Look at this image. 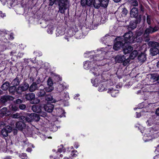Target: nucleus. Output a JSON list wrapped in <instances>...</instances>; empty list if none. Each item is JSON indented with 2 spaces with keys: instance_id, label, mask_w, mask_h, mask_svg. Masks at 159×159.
I'll list each match as a JSON object with an SVG mask.
<instances>
[{
  "instance_id": "nucleus-8",
  "label": "nucleus",
  "mask_w": 159,
  "mask_h": 159,
  "mask_svg": "<svg viewBox=\"0 0 159 159\" xmlns=\"http://www.w3.org/2000/svg\"><path fill=\"white\" fill-rule=\"evenodd\" d=\"M141 20H140V18H139L131 21L129 25L127 26L128 30L131 31L134 30L136 28L137 25L140 23Z\"/></svg>"
},
{
  "instance_id": "nucleus-54",
  "label": "nucleus",
  "mask_w": 159,
  "mask_h": 159,
  "mask_svg": "<svg viewBox=\"0 0 159 159\" xmlns=\"http://www.w3.org/2000/svg\"><path fill=\"white\" fill-rule=\"evenodd\" d=\"M20 157L22 159H27V157L25 153H22Z\"/></svg>"
},
{
  "instance_id": "nucleus-48",
  "label": "nucleus",
  "mask_w": 159,
  "mask_h": 159,
  "mask_svg": "<svg viewBox=\"0 0 159 159\" xmlns=\"http://www.w3.org/2000/svg\"><path fill=\"white\" fill-rule=\"evenodd\" d=\"M142 93H143V95L144 96H145V98L144 99V100H147V99L148 98V97L149 96V95L150 94V93L148 92H144L143 91L142 92Z\"/></svg>"
},
{
  "instance_id": "nucleus-51",
  "label": "nucleus",
  "mask_w": 159,
  "mask_h": 159,
  "mask_svg": "<svg viewBox=\"0 0 159 159\" xmlns=\"http://www.w3.org/2000/svg\"><path fill=\"white\" fill-rule=\"evenodd\" d=\"M139 8L140 9V11L143 13L144 11V7L142 4L140 3L139 4Z\"/></svg>"
},
{
  "instance_id": "nucleus-40",
  "label": "nucleus",
  "mask_w": 159,
  "mask_h": 159,
  "mask_svg": "<svg viewBox=\"0 0 159 159\" xmlns=\"http://www.w3.org/2000/svg\"><path fill=\"white\" fill-rule=\"evenodd\" d=\"M75 31L73 32L72 29H70L68 32V35L69 37H71L73 36L74 34H75Z\"/></svg>"
},
{
  "instance_id": "nucleus-63",
  "label": "nucleus",
  "mask_w": 159,
  "mask_h": 159,
  "mask_svg": "<svg viewBox=\"0 0 159 159\" xmlns=\"http://www.w3.org/2000/svg\"><path fill=\"white\" fill-rule=\"evenodd\" d=\"M8 0H0V1L1 2L3 5L5 4L7 2Z\"/></svg>"
},
{
  "instance_id": "nucleus-44",
  "label": "nucleus",
  "mask_w": 159,
  "mask_h": 159,
  "mask_svg": "<svg viewBox=\"0 0 159 159\" xmlns=\"http://www.w3.org/2000/svg\"><path fill=\"white\" fill-rule=\"evenodd\" d=\"M147 21L148 25L149 26L151 25V16L150 15H148L147 16ZM152 26L153 27L152 25Z\"/></svg>"
},
{
  "instance_id": "nucleus-31",
  "label": "nucleus",
  "mask_w": 159,
  "mask_h": 159,
  "mask_svg": "<svg viewBox=\"0 0 159 159\" xmlns=\"http://www.w3.org/2000/svg\"><path fill=\"white\" fill-rule=\"evenodd\" d=\"M9 83L8 82H6L2 85V89L3 90H6L9 88Z\"/></svg>"
},
{
  "instance_id": "nucleus-53",
  "label": "nucleus",
  "mask_w": 159,
  "mask_h": 159,
  "mask_svg": "<svg viewBox=\"0 0 159 159\" xmlns=\"http://www.w3.org/2000/svg\"><path fill=\"white\" fill-rule=\"evenodd\" d=\"M5 128L7 129V131L8 133L11 132L12 130L11 127L10 126H7L5 127Z\"/></svg>"
},
{
  "instance_id": "nucleus-56",
  "label": "nucleus",
  "mask_w": 159,
  "mask_h": 159,
  "mask_svg": "<svg viewBox=\"0 0 159 159\" xmlns=\"http://www.w3.org/2000/svg\"><path fill=\"white\" fill-rule=\"evenodd\" d=\"M71 156L73 157H75L77 156V151H75L72 152Z\"/></svg>"
},
{
  "instance_id": "nucleus-5",
  "label": "nucleus",
  "mask_w": 159,
  "mask_h": 159,
  "mask_svg": "<svg viewBox=\"0 0 159 159\" xmlns=\"http://www.w3.org/2000/svg\"><path fill=\"white\" fill-rule=\"evenodd\" d=\"M115 60L116 63H123L124 66H126L129 62L130 60L129 58H126L124 55H117L115 57Z\"/></svg>"
},
{
  "instance_id": "nucleus-34",
  "label": "nucleus",
  "mask_w": 159,
  "mask_h": 159,
  "mask_svg": "<svg viewBox=\"0 0 159 159\" xmlns=\"http://www.w3.org/2000/svg\"><path fill=\"white\" fill-rule=\"evenodd\" d=\"M21 119H22L24 121H25L28 122H31L33 120L30 117V115L28 117H25L24 116H22Z\"/></svg>"
},
{
  "instance_id": "nucleus-38",
  "label": "nucleus",
  "mask_w": 159,
  "mask_h": 159,
  "mask_svg": "<svg viewBox=\"0 0 159 159\" xmlns=\"http://www.w3.org/2000/svg\"><path fill=\"white\" fill-rule=\"evenodd\" d=\"M135 39V41L137 43H141L143 40V38L141 36H135V37L134 38Z\"/></svg>"
},
{
  "instance_id": "nucleus-32",
  "label": "nucleus",
  "mask_w": 159,
  "mask_h": 159,
  "mask_svg": "<svg viewBox=\"0 0 159 159\" xmlns=\"http://www.w3.org/2000/svg\"><path fill=\"white\" fill-rule=\"evenodd\" d=\"M129 2L132 6L134 7L138 6L139 5L138 2L137 0H130Z\"/></svg>"
},
{
  "instance_id": "nucleus-2",
  "label": "nucleus",
  "mask_w": 159,
  "mask_h": 159,
  "mask_svg": "<svg viewBox=\"0 0 159 159\" xmlns=\"http://www.w3.org/2000/svg\"><path fill=\"white\" fill-rule=\"evenodd\" d=\"M50 2L49 5H52L56 1L58 2L59 6V11L61 13H63L65 10L66 9V5L67 3V0H49Z\"/></svg>"
},
{
  "instance_id": "nucleus-9",
  "label": "nucleus",
  "mask_w": 159,
  "mask_h": 159,
  "mask_svg": "<svg viewBox=\"0 0 159 159\" xmlns=\"http://www.w3.org/2000/svg\"><path fill=\"white\" fill-rule=\"evenodd\" d=\"M29 87V84L27 83L22 84L16 89V91L18 93H21L22 92L25 91L27 90Z\"/></svg>"
},
{
  "instance_id": "nucleus-33",
  "label": "nucleus",
  "mask_w": 159,
  "mask_h": 159,
  "mask_svg": "<svg viewBox=\"0 0 159 159\" xmlns=\"http://www.w3.org/2000/svg\"><path fill=\"white\" fill-rule=\"evenodd\" d=\"M99 0H93V5L94 7L98 8L99 7Z\"/></svg>"
},
{
  "instance_id": "nucleus-45",
  "label": "nucleus",
  "mask_w": 159,
  "mask_h": 159,
  "mask_svg": "<svg viewBox=\"0 0 159 159\" xmlns=\"http://www.w3.org/2000/svg\"><path fill=\"white\" fill-rule=\"evenodd\" d=\"M90 52L91 51H87L84 54V57H90V58H92V54L89 53H88Z\"/></svg>"
},
{
  "instance_id": "nucleus-64",
  "label": "nucleus",
  "mask_w": 159,
  "mask_h": 159,
  "mask_svg": "<svg viewBox=\"0 0 159 159\" xmlns=\"http://www.w3.org/2000/svg\"><path fill=\"white\" fill-rule=\"evenodd\" d=\"M64 95L65 98L66 99H68L69 98L68 93H64Z\"/></svg>"
},
{
  "instance_id": "nucleus-39",
  "label": "nucleus",
  "mask_w": 159,
  "mask_h": 159,
  "mask_svg": "<svg viewBox=\"0 0 159 159\" xmlns=\"http://www.w3.org/2000/svg\"><path fill=\"white\" fill-rule=\"evenodd\" d=\"M48 86H53V82L52 79L49 78L47 81Z\"/></svg>"
},
{
  "instance_id": "nucleus-43",
  "label": "nucleus",
  "mask_w": 159,
  "mask_h": 159,
  "mask_svg": "<svg viewBox=\"0 0 159 159\" xmlns=\"http://www.w3.org/2000/svg\"><path fill=\"white\" fill-rule=\"evenodd\" d=\"M11 116L14 118H18L21 117L20 114L17 113L12 115Z\"/></svg>"
},
{
  "instance_id": "nucleus-35",
  "label": "nucleus",
  "mask_w": 159,
  "mask_h": 159,
  "mask_svg": "<svg viewBox=\"0 0 159 159\" xmlns=\"http://www.w3.org/2000/svg\"><path fill=\"white\" fill-rule=\"evenodd\" d=\"M128 11L125 8H123V10L121 12V16H125L128 13Z\"/></svg>"
},
{
  "instance_id": "nucleus-1",
  "label": "nucleus",
  "mask_w": 159,
  "mask_h": 159,
  "mask_svg": "<svg viewBox=\"0 0 159 159\" xmlns=\"http://www.w3.org/2000/svg\"><path fill=\"white\" fill-rule=\"evenodd\" d=\"M83 67L85 70H89L90 72L94 76L99 75V61L98 60L85 61L83 63Z\"/></svg>"
},
{
  "instance_id": "nucleus-47",
  "label": "nucleus",
  "mask_w": 159,
  "mask_h": 159,
  "mask_svg": "<svg viewBox=\"0 0 159 159\" xmlns=\"http://www.w3.org/2000/svg\"><path fill=\"white\" fill-rule=\"evenodd\" d=\"M144 31L143 30H140V31H138L136 33V36H141L143 33Z\"/></svg>"
},
{
  "instance_id": "nucleus-61",
  "label": "nucleus",
  "mask_w": 159,
  "mask_h": 159,
  "mask_svg": "<svg viewBox=\"0 0 159 159\" xmlns=\"http://www.w3.org/2000/svg\"><path fill=\"white\" fill-rule=\"evenodd\" d=\"M47 114L45 112H42L40 113V116H41L43 117H45L46 116Z\"/></svg>"
},
{
  "instance_id": "nucleus-49",
  "label": "nucleus",
  "mask_w": 159,
  "mask_h": 159,
  "mask_svg": "<svg viewBox=\"0 0 159 159\" xmlns=\"http://www.w3.org/2000/svg\"><path fill=\"white\" fill-rule=\"evenodd\" d=\"M100 63H101V64L100 65V66H103L107 64V62L106 59H103L100 60Z\"/></svg>"
},
{
  "instance_id": "nucleus-57",
  "label": "nucleus",
  "mask_w": 159,
  "mask_h": 159,
  "mask_svg": "<svg viewBox=\"0 0 159 159\" xmlns=\"http://www.w3.org/2000/svg\"><path fill=\"white\" fill-rule=\"evenodd\" d=\"M18 108L15 105H13L11 107V110L13 111H17Z\"/></svg>"
},
{
  "instance_id": "nucleus-25",
  "label": "nucleus",
  "mask_w": 159,
  "mask_h": 159,
  "mask_svg": "<svg viewBox=\"0 0 159 159\" xmlns=\"http://www.w3.org/2000/svg\"><path fill=\"white\" fill-rule=\"evenodd\" d=\"M56 110L57 112V116H58L61 117L64 116L65 112L64 111L62 108H57Z\"/></svg>"
},
{
  "instance_id": "nucleus-12",
  "label": "nucleus",
  "mask_w": 159,
  "mask_h": 159,
  "mask_svg": "<svg viewBox=\"0 0 159 159\" xmlns=\"http://www.w3.org/2000/svg\"><path fill=\"white\" fill-rule=\"evenodd\" d=\"M122 48L124 53L125 54L130 53L133 50V48L131 46L128 45L127 43H125Z\"/></svg>"
},
{
  "instance_id": "nucleus-20",
  "label": "nucleus",
  "mask_w": 159,
  "mask_h": 159,
  "mask_svg": "<svg viewBox=\"0 0 159 159\" xmlns=\"http://www.w3.org/2000/svg\"><path fill=\"white\" fill-rule=\"evenodd\" d=\"M138 53L137 50H134L130 53L129 57L128 58H129L130 60H133L137 56Z\"/></svg>"
},
{
  "instance_id": "nucleus-42",
  "label": "nucleus",
  "mask_w": 159,
  "mask_h": 159,
  "mask_svg": "<svg viewBox=\"0 0 159 159\" xmlns=\"http://www.w3.org/2000/svg\"><path fill=\"white\" fill-rule=\"evenodd\" d=\"M53 30L54 29L53 27L52 26H50L48 27L47 31L48 34H52V33Z\"/></svg>"
},
{
  "instance_id": "nucleus-37",
  "label": "nucleus",
  "mask_w": 159,
  "mask_h": 159,
  "mask_svg": "<svg viewBox=\"0 0 159 159\" xmlns=\"http://www.w3.org/2000/svg\"><path fill=\"white\" fill-rule=\"evenodd\" d=\"M2 135L4 137H6L8 135V132L7 131V129L3 128L1 131Z\"/></svg>"
},
{
  "instance_id": "nucleus-29",
  "label": "nucleus",
  "mask_w": 159,
  "mask_h": 159,
  "mask_svg": "<svg viewBox=\"0 0 159 159\" xmlns=\"http://www.w3.org/2000/svg\"><path fill=\"white\" fill-rule=\"evenodd\" d=\"M25 124L21 121L17 122L16 124V128L19 130H22Z\"/></svg>"
},
{
  "instance_id": "nucleus-52",
  "label": "nucleus",
  "mask_w": 159,
  "mask_h": 159,
  "mask_svg": "<svg viewBox=\"0 0 159 159\" xmlns=\"http://www.w3.org/2000/svg\"><path fill=\"white\" fill-rule=\"evenodd\" d=\"M58 152H64L65 150L64 149V148L62 146H61L60 147L58 148Z\"/></svg>"
},
{
  "instance_id": "nucleus-24",
  "label": "nucleus",
  "mask_w": 159,
  "mask_h": 159,
  "mask_svg": "<svg viewBox=\"0 0 159 159\" xmlns=\"http://www.w3.org/2000/svg\"><path fill=\"white\" fill-rule=\"evenodd\" d=\"M35 96L34 93H29L25 94V98L27 100H30L31 102L34 98Z\"/></svg>"
},
{
  "instance_id": "nucleus-3",
  "label": "nucleus",
  "mask_w": 159,
  "mask_h": 159,
  "mask_svg": "<svg viewBox=\"0 0 159 159\" xmlns=\"http://www.w3.org/2000/svg\"><path fill=\"white\" fill-rule=\"evenodd\" d=\"M124 39L121 37L116 38L114 41L113 48L116 50H118L121 48H122L126 43Z\"/></svg>"
},
{
  "instance_id": "nucleus-60",
  "label": "nucleus",
  "mask_w": 159,
  "mask_h": 159,
  "mask_svg": "<svg viewBox=\"0 0 159 159\" xmlns=\"http://www.w3.org/2000/svg\"><path fill=\"white\" fill-rule=\"evenodd\" d=\"M116 93V91L115 90H112L111 92V94L112 97H115L116 95H114Z\"/></svg>"
},
{
  "instance_id": "nucleus-16",
  "label": "nucleus",
  "mask_w": 159,
  "mask_h": 159,
  "mask_svg": "<svg viewBox=\"0 0 159 159\" xmlns=\"http://www.w3.org/2000/svg\"><path fill=\"white\" fill-rule=\"evenodd\" d=\"M45 87L43 85H41L39 86V91L37 93V95L39 97H41L44 96L45 93V92L44 90Z\"/></svg>"
},
{
  "instance_id": "nucleus-18",
  "label": "nucleus",
  "mask_w": 159,
  "mask_h": 159,
  "mask_svg": "<svg viewBox=\"0 0 159 159\" xmlns=\"http://www.w3.org/2000/svg\"><path fill=\"white\" fill-rule=\"evenodd\" d=\"M138 59L139 61L143 62L146 60V54L145 52H141L138 56Z\"/></svg>"
},
{
  "instance_id": "nucleus-30",
  "label": "nucleus",
  "mask_w": 159,
  "mask_h": 159,
  "mask_svg": "<svg viewBox=\"0 0 159 159\" xmlns=\"http://www.w3.org/2000/svg\"><path fill=\"white\" fill-rule=\"evenodd\" d=\"M45 100L51 103H55L57 101L53 99L52 97L50 95H46L45 97Z\"/></svg>"
},
{
  "instance_id": "nucleus-50",
  "label": "nucleus",
  "mask_w": 159,
  "mask_h": 159,
  "mask_svg": "<svg viewBox=\"0 0 159 159\" xmlns=\"http://www.w3.org/2000/svg\"><path fill=\"white\" fill-rule=\"evenodd\" d=\"M109 37H110V36L109 35L106 34L104 37H103L102 39V41L104 43H105L106 42H107L105 41L107 39V37L108 38Z\"/></svg>"
},
{
  "instance_id": "nucleus-46",
  "label": "nucleus",
  "mask_w": 159,
  "mask_h": 159,
  "mask_svg": "<svg viewBox=\"0 0 159 159\" xmlns=\"http://www.w3.org/2000/svg\"><path fill=\"white\" fill-rule=\"evenodd\" d=\"M107 19L106 17L104 16V15H103L102 16H101V19L100 20V22L101 24H103L105 22V21Z\"/></svg>"
},
{
  "instance_id": "nucleus-4",
  "label": "nucleus",
  "mask_w": 159,
  "mask_h": 159,
  "mask_svg": "<svg viewBox=\"0 0 159 159\" xmlns=\"http://www.w3.org/2000/svg\"><path fill=\"white\" fill-rule=\"evenodd\" d=\"M159 28L158 26L156 25L154 27H152L150 25L146 29L144 32V36L146 37V38L145 39V41L146 42H149L150 39L149 36L150 34H152L155 32H156L159 30Z\"/></svg>"
},
{
  "instance_id": "nucleus-17",
  "label": "nucleus",
  "mask_w": 159,
  "mask_h": 159,
  "mask_svg": "<svg viewBox=\"0 0 159 159\" xmlns=\"http://www.w3.org/2000/svg\"><path fill=\"white\" fill-rule=\"evenodd\" d=\"M93 1V0H81V4L83 7L90 6L92 5Z\"/></svg>"
},
{
  "instance_id": "nucleus-22",
  "label": "nucleus",
  "mask_w": 159,
  "mask_h": 159,
  "mask_svg": "<svg viewBox=\"0 0 159 159\" xmlns=\"http://www.w3.org/2000/svg\"><path fill=\"white\" fill-rule=\"evenodd\" d=\"M30 117L32 118L33 120L38 121L40 119L39 116L36 113L31 114L30 115Z\"/></svg>"
},
{
  "instance_id": "nucleus-14",
  "label": "nucleus",
  "mask_w": 159,
  "mask_h": 159,
  "mask_svg": "<svg viewBox=\"0 0 159 159\" xmlns=\"http://www.w3.org/2000/svg\"><path fill=\"white\" fill-rule=\"evenodd\" d=\"M54 106L51 104L48 103L44 106V108L45 111L48 112H52L54 108Z\"/></svg>"
},
{
  "instance_id": "nucleus-28",
  "label": "nucleus",
  "mask_w": 159,
  "mask_h": 159,
  "mask_svg": "<svg viewBox=\"0 0 159 159\" xmlns=\"http://www.w3.org/2000/svg\"><path fill=\"white\" fill-rule=\"evenodd\" d=\"M41 107L40 106L34 105L32 107V110L34 112L37 113H39L41 111Z\"/></svg>"
},
{
  "instance_id": "nucleus-11",
  "label": "nucleus",
  "mask_w": 159,
  "mask_h": 159,
  "mask_svg": "<svg viewBox=\"0 0 159 159\" xmlns=\"http://www.w3.org/2000/svg\"><path fill=\"white\" fill-rule=\"evenodd\" d=\"M92 54V56L94 61L98 60L99 61L98 57L99 55V50L97 49L94 51H91L90 52L88 53Z\"/></svg>"
},
{
  "instance_id": "nucleus-6",
  "label": "nucleus",
  "mask_w": 159,
  "mask_h": 159,
  "mask_svg": "<svg viewBox=\"0 0 159 159\" xmlns=\"http://www.w3.org/2000/svg\"><path fill=\"white\" fill-rule=\"evenodd\" d=\"M133 33L131 31H129L125 33L122 37V38L124 39V41L126 43H132L134 41V38L133 36Z\"/></svg>"
},
{
  "instance_id": "nucleus-59",
  "label": "nucleus",
  "mask_w": 159,
  "mask_h": 159,
  "mask_svg": "<svg viewBox=\"0 0 159 159\" xmlns=\"http://www.w3.org/2000/svg\"><path fill=\"white\" fill-rule=\"evenodd\" d=\"M26 106L25 105L21 104L19 106V108L21 110H23L25 108Z\"/></svg>"
},
{
  "instance_id": "nucleus-19",
  "label": "nucleus",
  "mask_w": 159,
  "mask_h": 159,
  "mask_svg": "<svg viewBox=\"0 0 159 159\" xmlns=\"http://www.w3.org/2000/svg\"><path fill=\"white\" fill-rule=\"evenodd\" d=\"M99 75L97 76H95V78H93L91 80L93 86L96 87L98 86L99 84V78L98 77Z\"/></svg>"
},
{
  "instance_id": "nucleus-58",
  "label": "nucleus",
  "mask_w": 159,
  "mask_h": 159,
  "mask_svg": "<svg viewBox=\"0 0 159 159\" xmlns=\"http://www.w3.org/2000/svg\"><path fill=\"white\" fill-rule=\"evenodd\" d=\"M58 87L60 89V91L63 90L65 88V87L62 84H60L59 85ZM59 91H60V90Z\"/></svg>"
},
{
  "instance_id": "nucleus-36",
  "label": "nucleus",
  "mask_w": 159,
  "mask_h": 159,
  "mask_svg": "<svg viewBox=\"0 0 159 159\" xmlns=\"http://www.w3.org/2000/svg\"><path fill=\"white\" fill-rule=\"evenodd\" d=\"M45 91L47 92H50L53 90L54 88L53 86H48L46 88H45Z\"/></svg>"
},
{
  "instance_id": "nucleus-27",
  "label": "nucleus",
  "mask_w": 159,
  "mask_h": 159,
  "mask_svg": "<svg viewBox=\"0 0 159 159\" xmlns=\"http://www.w3.org/2000/svg\"><path fill=\"white\" fill-rule=\"evenodd\" d=\"M109 0H100V7L106 8L107 7L109 3Z\"/></svg>"
},
{
  "instance_id": "nucleus-55",
  "label": "nucleus",
  "mask_w": 159,
  "mask_h": 159,
  "mask_svg": "<svg viewBox=\"0 0 159 159\" xmlns=\"http://www.w3.org/2000/svg\"><path fill=\"white\" fill-rule=\"evenodd\" d=\"M16 89V87L15 86L11 87L9 89V91L10 92L13 93V91Z\"/></svg>"
},
{
  "instance_id": "nucleus-62",
  "label": "nucleus",
  "mask_w": 159,
  "mask_h": 159,
  "mask_svg": "<svg viewBox=\"0 0 159 159\" xmlns=\"http://www.w3.org/2000/svg\"><path fill=\"white\" fill-rule=\"evenodd\" d=\"M155 114L158 116H159V107L157 108L155 111Z\"/></svg>"
},
{
  "instance_id": "nucleus-10",
  "label": "nucleus",
  "mask_w": 159,
  "mask_h": 159,
  "mask_svg": "<svg viewBox=\"0 0 159 159\" xmlns=\"http://www.w3.org/2000/svg\"><path fill=\"white\" fill-rule=\"evenodd\" d=\"M148 76L151 80L154 82L157 81L159 84V74L157 72L149 74Z\"/></svg>"
},
{
  "instance_id": "nucleus-41",
  "label": "nucleus",
  "mask_w": 159,
  "mask_h": 159,
  "mask_svg": "<svg viewBox=\"0 0 159 159\" xmlns=\"http://www.w3.org/2000/svg\"><path fill=\"white\" fill-rule=\"evenodd\" d=\"M40 100L39 99L37 98H35L33 99V100L30 102L32 104H38Z\"/></svg>"
},
{
  "instance_id": "nucleus-15",
  "label": "nucleus",
  "mask_w": 159,
  "mask_h": 159,
  "mask_svg": "<svg viewBox=\"0 0 159 159\" xmlns=\"http://www.w3.org/2000/svg\"><path fill=\"white\" fill-rule=\"evenodd\" d=\"M148 45L149 48H159V43L154 41H150L148 43Z\"/></svg>"
},
{
  "instance_id": "nucleus-23",
  "label": "nucleus",
  "mask_w": 159,
  "mask_h": 159,
  "mask_svg": "<svg viewBox=\"0 0 159 159\" xmlns=\"http://www.w3.org/2000/svg\"><path fill=\"white\" fill-rule=\"evenodd\" d=\"M38 84L34 82L29 87V90L30 92H33L37 89L38 88Z\"/></svg>"
},
{
  "instance_id": "nucleus-7",
  "label": "nucleus",
  "mask_w": 159,
  "mask_h": 159,
  "mask_svg": "<svg viewBox=\"0 0 159 159\" xmlns=\"http://www.w3.org/2000/svg\"><path fill=\"white\" fill-rule=\"evenodd\" d=\"M129 14L130 17L135 18L136 19L140 18V20H141L142 15H139V10L137 8L133 7L131 9Z\"/></svg>"
},
{
  "instance_id": "nucleus-13",
  "label": "nucleus",
  "mask_w": 159,
  "mask_h": 159,
  "mask_svg": "<svg viewBox=\"0 0 159 159\" xmlns=\"http://www.w3.org/2000/svg\"><path fill=\"white\" fill-rule=\"evenodd\" d=\"M66 29L64 27H59L56 30V35L57 36L62 35L65 33Z\"/></svg>"
},
{
  "instance_id": "nucleus-26",
  "label": "nucleus",
  "mask_w": 159,
  "mask_h": 159,
  "mask_svg": "<svg viewBox=\"0 0 159 159\" xmlns=\"http://www.w3.org/2000/svg\"><path fill=\"white\" fill-rule=\"evenodd\" d=\"M0 113L2 114V116L5 115L6 116H8L11 113L9 111H7V109L6 107H3L0 111Z\"/></svg>"
},
{
  "instance_id": "nucleus-21",
  "label": "nucleus",
  "mask_w": 159,
  "mask_h": 159,
  "mask_svg": "<svg viewBox=\"0 0 159 159\" xmlns=\"http://www.w3.org/2000/svg\"><path fill=\"white\" fill-rule=\"evenodd\" d=\"M149 51L150 54L152 56H154L159 53V49L157 48H150Z\"/></svg>"
}]
</instances>
